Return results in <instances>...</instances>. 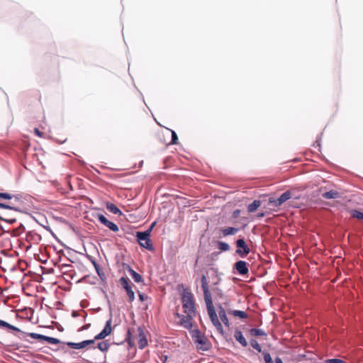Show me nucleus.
Returning <instances> with one entry per match:
<instances>
[{"label": "nucleus", "mask_w": 363, "mask_h": 363, "mask_svg": "<svg viewBox=\"0 0 363 363\" xmlns=\"http://www.w3.org/2000/svg\"><path fill=\"white\" fill-rule=\"evenodd\" d=\"M239 231V228L234 227H228L222 230L223 236L233 235Z\"/></svg>", "instance_id": "nucleus-20"}, {"label": "nucleus", "mask_w": 363, "mask_h": 363, "mask_svg": "<svg viewBox=\"0 0 363 363\" xmlns=\"http://www.w3.org/2000/svg\"><path fill=\"white\" fill-rule=\"evenodd\" d=\"M16 336L18 337V339H21V340H22V339H23V337H21V336H19V335H16Z\"/></svg>", "instance_id": "nucleus-53"}, {"label": "nucleus", "mask_w": 363, "mask_h": 363, "mask_svg": "<svg viewBox=\"0 0 363 363\" xmlns=\"http://www.w3.org/2000/svg\"><path fill=\"white\" fill-rule=\"evenodd\" d=\"M212 324L215 326L216 328H218L222 325L219 320H216V321L212 322Z\"/></svg>", "instance_id": "nucleus-40"}, {"label": "nucleus", "mask_w": 363, "mask_h": 363, "mask_svg": "<svg viewBox=\"0 0 363 363\" xmlns=\"http://www.w3.org/2000/svg\"><path fill=\"white\" fill-rule=\"evenodd\" d=\"M264 216V213H259L257 217L262 218Z\"/></svg>", "instance_id": "nucleus-47"}, {"label": "nucleus", "mask_w": 363, "mask_h": 363, "mask_svg": "<svg viewBox=\"0 0 363 363\" xmlns=\"http://www.w3.org/2000/svg\"><path fill=\"white\" fill-rule=\"evenodd\" d=\"M261 205V201L259 200H255L252 203L248 205L247 211L250 213L255 212L258 207Z\"/></svg>", "instance_id": "nucleus-22"}, {"label": "nucleus", "mask_w": 363, "mask_h": 363, "mask_svg": "<svg viewBox=\"0 0 363 363\" xmlns=\"http://www.w3.org/2000/svg\"><path fill=\"white\" fill-rule=\"evenodd\" d=\"M0 220H3L7 223H9V224H13L14 223L16 222V219L14 218H6L4 217H3L2 216L0 215Z\"/></svg>", "instance_id": "nucleus-36"}, {"label": "nucleus", "mask_w": 363, "mask_h": 363, "mask_svg": "<svg viewBox=\"0 0 363 363\" xmlns=\"http://www.w3.org/2000/svg\"><path fill=\"white\" fill-rule=\"evenodd\" d=\"M216 330L220 333V334H223V326L221 325L220 327L216 328Z\"/></svg>", "instance_id": "nucleus-45"}, {"label": "nucleus", "mask_w": 363, "mask_h": 363, "mask_svg": "<svg viewBox=\"0 0 363 363\" xmlns=\"http://www.w3.org/2000/svg\"><path fill=\"white\" fill-rule=\"evenodd\" d=\"M119 282L126 291L129 302L132 303L135 300V293L132 289L130 279L128 277H122L119 279Z\"/></svg>", "instance_id": "nucleus-6"}, {"label": "nucleus", "mask_w": 363, "mask_h": 363, "mask_svg": "<svg viewBox=\"0 0 363 363\" xmlns=\"http://www.w3.org/2000/svg\"><path fill=\"white\" fill-rule=\"evenodd\" d=\"M112 318H110L106 322L104 329L96 335L94 339L91 340H86L82 341L80 342H66V344L68 347L75 350H80L85 348L89 345H92L95 343V341L97 340H103L108 335L111 333L112 328H111Z\"/></svg>", "instance_id": "nucleus-1"}, {"label": "nucleus", "mask_w": 363, "mask_h": 363, "mask_svg": "<svg viewBox=\"0 0 363 363\" xmlns=\"http://www.w3.org/2000/svg\"><path fill=\"white\" fill-rule=\"evenodd\" d=\"M22 334L26 335L33 339L39 340H45L46 335L35 333H21Z\"/></svg>", "instance_id": "nucleus-23"}, {"label": "nucleus", "mask_w": 363, "mask_h": 363, "mask_svg": "<svg viewBox=\"0 0 363 363\" xmlns=\"http://www.w3.org/2000/svg\"><path fill=\"white\" fill-rule=\"evenodd\" d=\"M191 337L195 344H197V349L202 351H208L211 348V344L199 329L191 331Z\"/></svg>", "instance_id": "nucleus-3"}, {"label": "nucleus", "mask_w": 363, "mask_h": 363, "mask_svg": "<svg viewBox=\"0 0 363 363\" xmlns=\"http://www.w3.org/2000/svg\"><path fill=\"white\" fill-rule=\"evenodd\" d=\"M86 257L91 262V264L94 267L96 272L97 273L98 276L100 277L101 280L102 281H106V274L103 272V270L101 269L99 264L96 262V259L92 256H91L89 255H86Z\"/></svg>", "instance_id": "nucleus-9"}, {"label": "nucleus", "mask_w": 363, "mask_h": 363, "mask_svg": "<svg viewBox=\"0 0 363 363\" xmlns=\"http://www.w3.org/2000/svg\"><path fill=\"white\" fill-rule=\"evenodd\" d=\"M351 216L353 218H357L359 220H363V213L358 210H353L351 212Z\"/></svg>", "instance_id": "nucleus-31"}, {"label": "nucleus", "mask_w": 363, "mask_h": 363, "mask_svg": "<svg viewBox=\"0 0 363 363\" xmlns=\"http://www.w3.org/2000/svg\"><path fill=\"white\" fill-rule=\"evenodd\" d=\"M97 218L101 223L108 228L111 231L116 233L119 230L118 226L116 223L108 220L103 214H99Z\"/></svg>", "instance_id": "nucleus-8"}, {"label": "nucleus", "mask_w": 363, "mask_h": 363, "mask_svg": "<svg viewBox=\"0 0 363 363\" xmlns=\"http://www.w3.org/2000/svg\"><path fill=\"white\" fill-rule=\"evenodd\" d=\"M184 312L188 316H194L196 313L193 295L189 291H184L182 296Z\"/></svg>", "instance_id": "nucleus-4"}, {"label": "nucleus", "mask_w": 363, "mask_h": 363, "mask_svg": "<svg viewBox=\"0 0 363 363\" xmlns=\"http://www.w3.org/2000/svg\"><path fill=\"white\" fill-rule=\"evenodd\" d=\"M155 225H156V222L155 221V222H153V223L150 225V228H149V229H148V230H150V232H151V231H152V228L155 226Z\"/></svg>", "instance_id": "nucleus-46"}, {"label": "nucleus", "mask_w": 363, "mask_h": 363, "mask_svg": "<svg viewBox=\"0 0 363 363\" xmlns=\"http://www.w3.org/2000/svg\"><path fill=\"white\" fill-rule=\"evenodd\" d=\"M234 316L239 317L242 319L247 318V314L243 311L233 310L230 312Z\"/></svg>", "instance_id": "nucleus-27"}, {"label": "nucleus", "mask_w": 363, "mask_h": 363, "mask_svg": "<svg viewBox=\"0 0 363 363\" xmlns=\"http://www.w3.org/2000/svg\"><path fill=\"white\" fill-rule=\"evenodd\" d=\"M220 281V278H218V281L216 282H215V285L218 284Z\"/></svg>", "instance_id": "nucleus-51"}, {"label": "nucleus", "mask_w": 363, "mask_h": 363, "mask_svg": "<svg viewBox=\"0 0 363 363\" xmlns=\"http://www.w3.org/2000/svg\"><path fill=\"white\" fill-rule=\"evenodd\" d=\"M130 336H131V333L130 330L128 331V333H127V337H126V340H128V344L130 346H132V343H131V341H130Z\"/></svg>", "instance_id": "nucleus-41"}, {"label": "nucleus", "mask_w": 363, "mask_h": 363, "mask_svg": "<svg viewBox=\"0 0 363 363\" xmlns=\"http://www.w3.org/2000/svg\"><path fill=\"white\" fill-rule=\"evenodd\" d=\"M291 191H293V194H294V196H298L297 194H296L294 193V191H295V190H294V189H292Z\"/></svg>", "instance_id": "nucleus-52"}, {"label": "nucleus", "mask_w": 363, "mask_h": 363, "mask_svg": "<svg viewBox=\"0 0 363 363\" xmlns=\"http://www.w3.org/2000/svg\"><path fill=\"white\" fill-rule=\"evenodd\" d=\"M128 272L136 283H140L143 281L142 276L133 270L130 266H128Z\"/></svg>", "instance_id": "nucleus-15"}, {"label": "nucleus", "mask_w": 363, "mask_h": 363, "mask_svg": "<svg viewBox=\"0 0 363 363\" xmlns=\"http://www.w3.org/2000/svg\"><path fill=\"white\" fill-rule=\"evenodd\" d=\"M299 198H300L299 196H294L292 191L287 190L285 192H284L283 194H281V196L278 198L279 199L278 203H280V204L281 206L284 202H286V201H288L290 199L297 200V199H299Z\"/></svg>", "instance_id": "nucleus-11"}, {"label": "nucleus", "mask_w": 363, "mask_h": 363, "mask_svg": "<svg viewBox=\"0 0 363 363\" xmlns=\"http://www.w3.org/2000/svg\"><path fill=\"white\" fill-rule=\"evenodd\" d=\"M218 249L222 252H226L230 250V245L225 242H218Z\"/></svg>", "instance_id": "nucleus-29"}, {"label": "nucleus", "mask_w": 363, "mask_h": 363, "mask_svg": "<svg viewBox=\"0 0 363 363\" xmlns=\"http://www.w3.org/2000/svg\"><path fill=\"white\" fill-rule=\"evenodd\" d=\"M65 140H62V141H60V140H57V142H58L60 144H62V143H65Z\"/></svg>", "instance_id": "nucleus-50"}, {"label": "nucleus", "mask_w": 363, "mask_h": 363, "mask_svg": "<svg viewBox=\"0 0 363 363\" xmlns=\"http://www.w3.org/2000/svg\"><path fill=\"white\" fill-rule=\"evenodd\" d=\"M45 341L53 345H57L61 342L59 339L49 336H46Z\"/></svg>", "instance_id": "nucleus-33"}, {"label": "nucleus", "mask_w": 363, "mask_h": 363, "mask_svg": "<svg viewBox=\"0 0 363 363\" xmlns=\"http://www.w3.org/2000/svg\"><path fill=\"white\" fill-rule=\"evenodd\" d=\"M138 347L141 350L144 349L147 345V340L141 328H138Z\"/></svg>", "instance_id": "nucleus-12"}, {"label": "nucleus", "mask_w": 363, "mask_h": 363, "mask_svg": "<svg viewBox=\"0 0 363 363\" xmlns=\"http://www.w3.org/2000/svg\"><path fill=\"white\" fill-rule=\"evenodd\" d=\"M26 228L25 226L21 223L19 226L13 230V236H19L21 234H22L25 231Z\"/></svg>", "instance_id": "nucleus-30"}, {"label": "nucleus", "mask_w": 363, "mask_h": 363, "mask_svg": "<svg viewBox=\"0 0 363 363\" xmlns=\"http://www.w3.org/2000/svg\"><path fill=\"white\" fill-rule=\"evenodd\" d=\"M0 328H5L10 330L16 331L18 333H23V331L20 328H18L13 325H11L10 323H9L3 320H0Z\"/></svg>", "instance_id": "nucleus-16"}, {"label": "nucleus", "mask_w": 363, "mask_h": 363, "mask_svg": "<svg viewBox=\"0 0 363 363\" xmlns=\"http://www.w3.org/2000/svg\"><path fill=\"white\" fill-rule=\"evenodd\" d=\"M109 347H110V344L106 342H105V341H103V342H101L98 343L96 347H95V346L93 347L94 349L98 348L101 352H106V351H108Z\"/></svg>", "instance_id": "nucleus-24"}, {"label": "nucleus", "mask_w": 363, "mask_h": 363, "mask_svg": "<svg viewBox=\"0 0 363 363\" xmlns=\"http://www.w3.org/2000/svg\"><path fill=\"white\" fill-rule=\"evenodd\" d=\"M322 196L325 199H335L340 197V194L337 191L330 190L323 193Z\"/></svg>", "instance_id": "nucleus-18"}, {"label": "nucleus", "mask_w": 363, "mask_h": 363, "mask_svg": "<svg viewBox=\"0 0 363 363\" xmlns=\"http://www.w3.org/2000/svg\"><path fill=\"white\" fill-rule=\"evenodd\" d=\"M218 310V315H219V317H220L221 321L223 323V324L225 326L228 327L229 321H228V317L226 315L225 310L221 305H219Z\"/></svg>", "instance_id": "nucleus-13"}, {"label": "nucleus", "mask_w": 363, "mask_h": 363, "mask_svg": "<svg viewBox=\"0 0 363 363\" xmlns=\"http://www.w3.org/2000/svg\"><path fill=\"white\" fill-rule=\"evenodd\" d=\"M240 211L238 209L234 211L233 213V217L235 218H237L238 216V215L240 214Z\"/></svg>", "instance_id": "nucleus-43"}, {"label": "nucleus", "mask_w": 363, "mask_h": 363, "mask_svg": "<svg viewBox=\"0 0 363 363\" xmlns=\"http://www.w3.org/2000/svg\"><path fill=\"white\" fill-rule=\"evenodd\" d=\"M326 363H346L345 361L340 359H328L325 360Z\"/></svg>", "instance_id": "nucleus-38"}, {"label": "nucleus", "mask_w": 363, "mask_h": 363, "mask_svg": "<svg viewBox=\"0 0 363 363\" xmlns=\"http://www.w3.org/2000/svg\"><path fill=\"white\" fill-rule=\"evenodd\" d=\"M106 208L113 214L122 215V211L113 203L108 202L106 203Z\"/></svg>", "instance_id": "nucleus-19"}, {"label": "nucleus", "mask_w": 363, "mask_h": 363, "mask_svg": "<svg viewBox=\"0 0 363 363\" xmlns=\"http://www.w3.org/2000/svg\"><path fill=\"white\" fill-rule=\"evenodd\" d=\"M34 132L35 133L36 135H38V137H42L43 136V133L40 132L38 128H35L34 129Z\"/></svg>", "instance_id": "nucleus-42"}, {"label": "nucleus", "mask_w": 363, "mask_h": 363, "mask_svg": "<svg viewBox=\"0 0 363 363\" xmlns=\"http://www.w3.org/2000/svg\"><path fill=\"white\" fill-rule=\"evenodd\" d=\"M12 199H15L16 201H18L19 199L18 195H13L9 193L0 192V199L11 200Z\"/></svg>", "instance_id": "nucleus-25"}, {"label": "nucleus", "mask_w": 363, "mask_h": 363, "mask_svg": "<svg viewBox=\"0 0 363 363\" xmlns=\"http://www.w3.org/2000/svg\"><path fill=\"white\" fill-rule=\"evenodd\" d=\"M201 288L203 291L204 300L206 304L208 314L211 323L218 319L216 311L214 308L212 301V297L208 289V283L207 277L205 274H202L201 278Z\"/></svg>", "instance_id": "nucleus-2"}, {"label": "nucleus", "mask_w": 363, "mask_h": 363, "mask_svg": "<svg viewBox=\"0 0 363 363\" xmlns=\"http://www.w3.org/2000/svg\"><path fill=\"white\" fill-rule=\"evenodd\" d=\"M236 247L238 249L235 252L242 258H245L250 252V247L243 238L237 240Z\"/></svg>", "instance_id": "nucleus-7"}, {"label": "nucleus", "mask_w": 363, "mask_h": 363, "mask_svg": "<svg viewBox=\"0 0 363 363\" xmlns=\"http://www.w3.org/2000/svg\"><path fill=\"white\" fill-rule=\"evenodd\" d=\"M215 290L217 291L218 294H219L221 291V290L218 288H216Z\"/></svg>", "instance_id": "nucleus-49"}, {"label": "nucleus", "mask_w": 363, "mask_h": 363, "mask_svg": "<svg viewBox=\"0 0 363 363\" xmlns=\"http://www.w3.org/2000/svg\"><path fill=\"white\" fill-rule=\"evenodd\" d=\"M171 135H172V140L171 144H177L178 140V137L174 130H171Z\"/></svg>", "instance_id": "nucleus-37"}, {"label": "nucleus", "mask_w": 363, "mask_h": 363, "mask_svg": "<svg viewBox=\"0 0 363 363\" xmlns=\"http://www.w3.org/2000/svg\"><path fill=\"white\" fill-rule=\"evenodd\" d=\"M234 337L242 346L246 347L247 345V342L240 330H235Z\"/></svg>", "instance_id": "nucleus-14"}, {"label": "nucleus", "mask_w": 363, "mask_h": 363, "mask_svg": "<svg viewBox=\"0 0 363 363\" xmlns=\"http://www.w3.org/2000/svg\"><path fill=\"white\" fill-rule=\"evenodd\" d=\"M0 208H4V209L12 210V211H15L17 212H21V213L23 212V210H21L20 208H18L13 204L9 205V204H6V203H1V202H0Z\"/></svg>", "instance_id": "nucleus-21"}, {"label": "nucleus", "mask_w": 363, "mask_h": 363, "mask_svg": "<svg viewBox=\"0 0 363 363\" xmlns=\"http://www.w3.org/2000/svg\"><path fill=\"white\" fill-rule=\"evenodd\" d=\"M315 144H317V146L320 147V141L318 140H317L315 141Z\"/></svg>", "instance_id": "nucleus-48"}, {"label": "nucleus", "mask_w": 363, "mask_h": 363, "mask_svg": "<svg viewBox=\"0 0 363 363\" xmlns=\"http://www.w3.org/2000/svg\"><path fill=\"white\" fill-rule=\"evenodd\" d=\"M193 316L182 315L181 319V325L186 329H190L192 327L191 319Z\"/></svg>", "instance_id": "nucleus-17"}, {"label": "nucleus", "mask_w": 363, "mask_h": 363, "mask_svg": "<svg viewBox=\"0 0 363 363\" xmlns=\"http://www.w3.org/2000/svg\"><path fill=\"white\" fill-rule=\"evenodd\" d=\"M269 204H271L274 207H279L281 206L280 203H278L279 202V199H275V198H273V197H270L269 199Z\"/></svg>", "instance_id": "nucleus-34"}, {"label": "nucleus", "mask_w": 363, "mask_h": 363, "mask_svg": "<svg viewBox=\"0 0 363 363\" xmlns=\"http://www.w3.org/2000/svg\"><path fill=\"white\" fill-rule=\"evenodd\" d=\"M138 296L140 301H144L148 298V296L143 293L138 292Z\"/></svg>", "instance_id": "nucleus-39"}, {"label": "nucleus", "mask_w": 363, "mask_h": 363, "mask_svg": "<svg viewBox=\"0 0 363 363\" xmlns=\"http://www.w3.org/2000/svg\"><path fill=\"white\" fill-rule=\"evenodd\" d=\"M150 230L143 232H137L136 238L140 245L148 250H152L153 246L150 239Z\"/></svg>", "instance_id": "nucleus-5"}, {"label": "nucleus", "mask_w": 363, "mask_h": 363, "mask_svg": "<svg viewBox=\"0 0 363 363\" xmlns=\"http://www.w3.org/2000/svg\"><path fill=\"white\" fill-rule=\"evenodd\" d=\"M250 333L252 335L254 336H266L267 333L262 329L259 328H252L250 330Z\"/></svg>", "instance_id": "nucleus-26"}, {"label": "nucleus", "mask_w": 363, "mask_h": 363, "mask_svg": "<svg viewBox=\"0 0 363 363\" xmlns=\"http://www.w3.org/2000/svg\"><path fill=\"white\" fill-rule=\"evenodd\" d=\"M250 343L252 347L256 350L258 352H262L260 345L255 339H251Z\"/></svg>", "instance_id": "nucleus-28"}, {"label": "nucleus", "mask_w": 363, "mask_h": 363, "mask_svg": "<svg viewBox=\"0 0 363 363\" xmlns=\"http://www.w3.org/2000/svg\"><path fill=\"white\" fill-rule=\"evenodd\" d=\"M31 238L32 239H34L35 240H40L41 239L40 235L38 233H33L32 231H30L27 233V238Z\"/></svg>", "instance_id": "nucleus-35"}, {"label": "nucleus", "mask_w": 363, "mask_h": 363, "mask_svg": "<svg viewBox=\"0 0 363 363\" xmlns=\"http://www.w3.org/2000/svg\"><path fill=\"white\" fill-rule=\"evenodd\" d=\"M262 354H263L264 360L265 363H274L270 354L267 351H265V350L263 351Z\"/></svg>", "instance_id": "nucleus-32"}, {"label": "nucleus", "mask_w": 363, "mask_h": 363, "mask_svg": "<svg viewBox=\"0 0 363 363\" xmlns=\"http://www.w3.org/2000/svg\"><path fill=\"white\" fill-rule=\"evenodd\" d=\"M233 268L240 275H246L249 272L247 264L245 261L239 260L234 264Z\"/></svg>", "instance_id": "nucleus-10"}, {"label": "nucleus", "mask_w": 363, "mask_h": 363, "mask_svg": "<svg viewBox=\"0 0 363 363\" xmlns=\"http://www.w3.org/2000/svg\"><path fill=\"white\" fill-rule=\"evenodd\" d=\"M275 363H284L281 359L279 357L275 358Z\"/></svg>", "instance_id": "nucleus-44"}]
</instances>
